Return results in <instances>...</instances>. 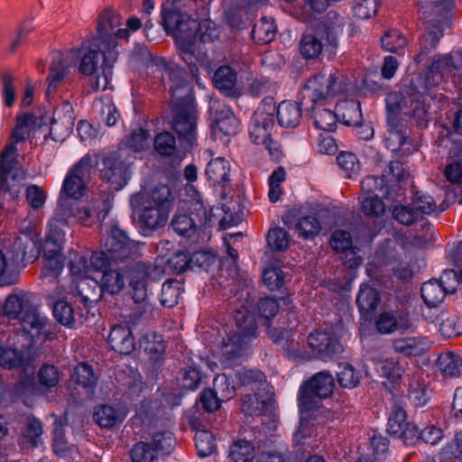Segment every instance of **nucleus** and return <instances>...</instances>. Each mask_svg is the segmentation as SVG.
<instances>
[{
  "label": "nucleus",
  "mask_w": 462,
  "mask_h": 462,
  "mask_svg": "<svg viewBox=\"0 0 462 462\" xmlns=\"http://www.w3.org/2000/svg\"><path fill=\"white\" fill-rule=\"evenodd\" d=\"M72 379L83 388L88 393H92L97 383V377L93 373L92 367L86 363L78 365L73 371Z\"/></svg>",
  "instance_id": "79ce46f5"
},
{
  "label": "nucleus",
  "mask_w": 462,
  "mask_h": 462,
  "mask_svg": "<svg viewBox=\"0 0 462 462\" xmlns=\"http://www.w3.org/2000/svg\"><path fill=\"white\" fill-rule=\"evenodd\" d=\"M387 432L404 441L405 444H414L419 439V430L416 425L407 421L405 411L394 406L388 418Z\"/></svg>",
  "instance_id": "f3484780"
},
{
  "label": "nucleus",
  "mask_w": 462,
  "mask_h": 462,
  "mask_svg": "<svg viewBox=\"0 0 462 462\" xmlns=\"http://www.w3.org/2000/svg\"><path fill=\"white\" fill-rule=\"evenodd\" d=\"M228 457L234 462H252L255 457L254 445L245 439L235 440L229 448Z\"/></svg>",
  "instance_id": "4c0bfd02"
},
{
  "label": "nucleus",
  "mask_w": 462,
  "mask_h": 462,
  "mask_svg": "<svg viewBox=\"0 0 462 462\" xmlns=\"http://www.w3.org/2000/svg\"><path fill=\"white\" fill-rule=\"evenodd\" d=\"M276 27L272 20L263 17L253 27L252 36L259 43H268L274 39Z\"/></svg>",
  "instance_id": "de8ad7c7"
},
{
  "label": "nucleus",
  "mask_w": 462,
  "mask_h": 462,
  "mask_svg": "<svg viewBox=\"0 0 462 462\" xmlns=\"http://www.w3.org/2000/svg\"><path fill=\"white\" fill-rule=\"evenodd\" d=\"M222 401H228L235 396V386L231 385L226 374L217 375L213 382L212 389Z\"/></svg>",
  "instance_id": "338daca9"
},
{
  "label": "nucleus",
  "mask_w": 462,
  "mask_h": 462,
  "mask_svg": "<svg viewBox=\"0 0 462 462\" xmlns=\"http://www.w3.org/2000/svg\"><path fill=\"white\" fill-rule=\"evenodd\" d=\"M275 125L273 114L258 108L253 115L249 126L251 139L256 144H263L273 159L279 160L281 151L272 147L271 130Z\"/></svg>",
  "instance_id": "4468645a"
},
{
  "label": "nucleus",
  "mask_w": 462,
  "mask_h": 462,
  "mask_svg": "<svg viewBox=\"0 0 462 462\" xmlns=\"http://www.w3.org/2000/svg\"><path fill=\"white\" fill-rule=\"evenodd\" d=\"M192 35L196 38L197 45H199V48L207 54V51L203 49L202 44L207 42H213L218 39L219 30L216 23L209 19H202L199 23H198V20H196V28L193 30ZM207 58L208 56L206 55V60L203 63L197 62L196 68L198 69V65L205 64ZM189 70H191L190 68ZM198 69L194 72L190 71L192 75H196Z\"/></svg>",
  "instance_id": "a878e982"
},
{
  "label": "nucleus",
  "mask_w": 462,
  "mask_h": 462,
  "mask_svg": "<svg viewBox=\"0 0 462 462\" xmlns=\"http://www.w3.org/2000/svg\"><path fill=\"white\" fill-rule=\"evenodd\" d=\"M133 462H157L159 455L148 440L135 443L130 451Z\"/></svg>",
  "instance_id": "8fccbe9b"
},
{
  "label": "nucleus",
  "mask_w": 462,
  "mask_h": 462,
  "mask_svg": "<svg viewBox=\"0 0 462 462\" xmlns=\"http://www.w3.org/2000/svg\"><path fill=\"white\" fill-rule=\"evenodd\" d=\"M153 145L159 154L171 156L176 151V139L170 132H162L155 136Z\"/></svg>",
  "instance_id": "052dcab7"
},
{
  "label": "nucleus",
  "mask_w": 462,
  "mask_h": 462,
  "mask_svg": "<svg viewBox=\"0 0 462 462\" xmlns=\"http://www.w3.org/2000/svg\"><path fill=\"white\" fill-rule=\"evenodd\" d=\"M421 297L429 307L440 304L448 294L437 279L424 282L420 289Z\"/></svg>",
  "instance_id": "c9c22d12"
},
{
  "label": "nucleus",
  "mask_w": 462,
  "mask_h": 462,
  "mask_svg": "<svg viewBox=\"0 0 462 462\" xmlns=\"http://www.w3.org/2000/svg\"><path fill=\"white\" fill-rule=\"evenodd\" d=\"M94 164L98 167L100 178L113 184L116 176V152L113 151L102 152L98 155V160H95L90 154H86L67 172L61 193L68 198L80 199L85 195Z\"/></svg>",
  "instance_id": "7ed1b4c3"
},
{
  "label": "nucleus",
  "mask_w": 462,
  "mask_h": 462,
  "mask_svg": "<svg viewBox=\"0 0 462 462\" xmlns=\"http://www.w3.org/2000/svg\"><path fill=\"white\" fill-rule=\"evenodd\" d=\"M156 271V265L143 261H129L117 266V291L127 282L133 300L135 303L143 302L147 299L148 281L152 279Z\"/></svg>",
  "instance_id": "0eeeda50"
},
{
  "label": "nucleus",
  "mask_w": 462,
  "mask_h": 462,
  "mask_svg": "<svg viewBox=\"0 0 462 462\" xmlns=\"http://www.w3.org/2000/svg\"><path fill=\"white\" fill-rule=\"evenodd\" d=\"M437 366L444 375L459 376L462 374V357L450 352L443 353L438 358Z\"/></svg>",
  "instance_id": "58836bf2"
},
{
  "label": "nucleus",
  "mask_w": 462,
  "mask_h": 462,
  "mask_svg": "<svg viewBox=\"0 0 462 462\" xmlns=\"http://www.w3.org/2000/svg\"><path fill=\"white\" fill-rule=\"evenodd\" d=\"M348 85L341 74L322 71L307 80L302 89V98L317 103L347 91Z\"/></svg>",
  "instance_id": "1a4fd4ad"
},
{
  "label": "nucleus",
  "mask_w": 462,
  "mask_h": 462,
  "mask_svg": "<svg viewBox=\"0 0 462 462\" xmlns=\"http://www.w3.org/2000/svg\"><path fill=\"white\" fill-rule=\"evenodd\" d=\"M381 297L378 291L370 285L364 284L361 286L356 297V304L362 316L368 319L378 307Z\"/></svg>",
  "instance_id": "cd10ccee"
},
{
  "label": "nucleus",
  "mask_w": 462,
  "mask_h": 462,
  "mask_svg": "<svg viewBox=\"0 0 462 462\" xmlns=\"http://www.w3.org/2000/svg\"><path fill=\"white\" fill-rule=\"evenodd\" d=\"M442 81V74L430 73L428 69L417 75L406 86L402 95L391 93L386 97L387 123L390 126L385 140L393 152L410 151L405 124L410 122L420 128H425L429 122L428 108L424 95Z\"/></svg>",
  "instance_id": "f257e3e1"
},
{
  "label": "nucleus",
  "mask_w": 462,
  "mask_h": 462,
  "mask_svg": "<svg viewBox=\"0 0 462 462\" xmlns=\"http://www.w3.org/2000/svg\"><path fill=\"white\" fill-rule=\"evenodd\" d=\"M22 330L14 335V343L22 341L32 349L36 339L51 340L55 335L54 326L37 309L30 307L21 319Z\"/></svg>",
  "instance_id": "9d476101"
},
{
  "label": "nucleus",
  "mask_w": 462,
  "mask_h": 462,
  "mask_svg": "<svg viewBox=\"0 0 462 462\" xmlns=\"http://www.w3.org/2000/svg\"><path fill=\"white\" fill-rule=\"evenodd\" d=\"M334 387V378L330 374L320 372L313 375L300 387V411L310 412L319 409L321 400L329 397Z\"/></svg>",
  "instance_id": "9b49d317"
},
{
  "label": "nucleus",
  "mask_w": 462,
  "mask_h": 462,
  "mask_svg": "<svg viewBox=\"0 0 462 462\" xmlns=\"http://www.w3.org/2000/svg\"><path fill=\"white\" fill-rule=\"evenodd\" d=\"M53 316L58 322L68 328H74L78 323L81 324L88 319L83 313L79 314L77 318L71 305L65 300H58L54 303Z\"/></svg>",
  "instance_id": "2f4dec72"
},
{
  "label": "nucleus",
  "mask_w": 462,
  "mask_h": 462,
  "mask_svg": "<svg viewBox=\"0 0 462 462\" xmlns=\"http://www.w3.org/2000/svg\"><path fill=\"white\" fill-rule=\"evenodd\" d=\"M337 116L342 117L346 125H361L363 116L361 104L358 100H341L336 106Z\"/></svg>",
  "instance_id": "c85d7f7f"
},
{
  "label": "nucleus",
  "mask_w": 462,
  "mask_h": 462,
  "mask_svg": "<svg viewBox=\"0 0 462 462\" xmlns=\"http://www.w3.org/2000/svg\"><path fill=\"white\" fill-rule=\"evenodd\" d=\"M394 350L407 356H420L425 348L420 339L417 337L397 338L393 341Z\"/></svg>",
  "instance_id": "a18cd8bd"
},
{
  "label": "nucleus",
  "mask_w": 462,
  "mask_h": 462,
  "mask_svg": "<svg viewBox=\"0 0 462 462\" xmlns=\"http://www.w3.org/2000/svg\"><path fill=\"white\" fill-rule=\"evenodd\" d=\"M38 125V118L24 113L17 116L16 124L12 131L10 142L0 154V183L2 189L7 190V176L17 163V144L26 141Z\"/></svg>",
  "instance_id": "423d86ee"
},
{
  "label": "nucleus",
  "mask_w": 462,
  "mask_h": 462,
  "mask_svg": "<svg viewBox=\"0 0 462 462\" xmlns=\"http://www.w3.org/2000/svg\"><path fill=\"white\" fill-rule=\"evenodd\" d=\"M195 446L200 457L212 454L216 448L215 438L208 430H199L194 437Z\"/></svg>",
  "instance_id": "bf43d9fd"
},
{
  "label": "nucleus",
  "mask_w": 462,
  "mask_h": 462,
  "mask_svg": "<svg viewBox=\"0 0 462 462\" xmlns=\"http://www.w3.org/2000/svg\"><path fill=\"white\" fill-rule=\"evenodd\" d=\"M179 384L187 390L196 389L201 382L199 372L194 367H184L180 371Z\"/></svg>",
  "instance_id": "774afa93"
},
{
  "label": "nucleus",
  "mask_w": 462,
  "mask_h": 462,
  "mask_svg": "<svg viewBox=\"0 0 462 462\" xmlns=\"http://www.w3.org/2000/svg\"><path fill=\"white\" fill-rule=\"evenodd\" d=\"M314 125L317 128L323 131H334L337 126V113L335 114L331 110L326 108L313 109Z\"/></svg>",
  "instance_id": "603ef678"
},
{
  "label": "nucleus",
  "mask_w": 462,
  "mask_h": 462,
  "mask_svg": "<svg viewBox=\"0 0 462 462\" xmlns=\"http://www.w3.org/2000/svg\"><path fill=\"white\" fill-rule=\"evenodd\" d=\"M76 283V290L79 297V308L82 305L87 314L95 308V303L102 296L110 294L108 291L101 290L100 279L95 275L92 278L83 279Z\"/></svg>",
  "instance_id": "6ab92c4d"
},
{
  "label": "nucleus",
  "mask_w": 462,
  "mask_h": 462,
  "mask_svg": "<svg viewBox=\"0 0 462 462\" xmlns=\"http://www.w3.org/2000/svg\"><path fill=\"white\" fill-rule=\"evenodd\" d=\"M168 211L141 201L139 206V219L141 224L149 230H156L165 226L169 217Z\"/></svg>",
  "instance_id": "b1692460"
},
{
  "label": "nucleus",
  "mask_w": 462,
  "mask_h": 462,
  "mask_svg": "<svg viewBox=\"0 0 462 462\" xmlns=\"http://www.w3.org/2000/svg\"><path fill=\"white\" fill-rule=\"evenodd\" d=\"M69 273L75 282L94 276L88 259L78 254L70 257Z\"/></svg>",
  "instance_id": "c03bdc74"
},
{
  "label": "nucleus",
  "mask_w": 462,
  "mask_h": 462,
  "mask_svg": "<svg viewBox=\"0 0 462 462\" xmlns=\"http://www.w3.org/2000/svg\"><path fill=\"white\" fill-rule=\"evenodd\" d=\"M116 11L113 6L103 9L97 20V34L93 39L92 47L100 51L103 57L101 64L102 79L97 81V88L113 89L114 64L116 61Z\"/></svg>",
  "instance_id": "39448f33"
},
{
  "label": "nucleus",
  "mask_w": 462,
  "mask_h": 462,
  "mask_svg": "<svg viewBox=\"0 0 462 462\" xmlns=\"http://www.w3.org/2000/svg\"><path fill=\"white\" fill-rule=\"evenodd\" d=\"M296 230L303 238H312L320 232V224L315 216H305L298 219Z\"/></svg>",
  "instance_id": "4d7b16f0"
},
{
  "label": "nucleus",
  "mask_w": 462,
  "mask_h": 462,
  "mask_svg": "<svg viewBox=\"0 0 462 462\" xmlns=\"http://www.w3.org/2000/svg\"><path fill=\"white\" fill-rule=\"evenodd\" d=\"M337 382L344 388H354L359 383V375L349 364H340L337 372Z\"/></svg>",
  "instance_id": "e2e57ef3"
},
{
  "label": "nucleus",
  "mask_w": 462,
  "mask_h": 462,
  "mask_svg": "<svg viewBox=\"0 0 462 462\" xmlns=\"http://www.w3.org/2000/svg\"><path fill=\"white\" fill-rule=\"evenodd\" d=\"M98 52H100V51L95 47H89L88 49L83 47L81 49L79 71L84 76H92L97 72L96 82L99 76L101 77V82H103L102 69H100V72H98ZM96 88L105 90L102 88H97V84Z\"/></svg>",
  "instance_id": "c756f323"
},
{
  "label": "nucleus",
  "mask_w": 462,
  "mask_h": 462,
  "mask_svg": "<svg viewBox=\"0 0 462 462\" xmlns=\"http://www.w3.org/2000/svg\"><path fill=\"white\" fill-rule=\"evenodd\" d=\"M214 116L215 132L219 131L225 135L235 134L238 129V120L229 107L220 102H217L211 107Z\"/></svg>",
  "instance_id": "412c9836"
},
{
  "label": "nucleus",
  "mask_w": 462,
  "mask_h": 462,
  "mask_svg": "<svg viewBox=\"0 0 462 462\" xmlns=\"http://www.w3.org/2000/svg\"><path fill=\"white\" fill-rule=\"evenodd\" d=\"M19 264L13 261L10 255H5L0 252V285L8 286L15 283L18 280L17 266Z\"/></svg>",
  "instance_id": "a19ab883"
},
{
  "label": "nucleus",
  "mask_w": 462,
  "mask_h": 462,
  "mask_svg": "<svg viewBox=\"0 0 462 462\" xmlns=\"http://www.w3.org/2000/svg\"><path fill=\"white\" fill-rule=\"evenodd\" d=\"M147 440L159 456L171 454L176 443L173 434L168 430H158L151 433V438Z\"/></svg>",
  "instance_id": "e433bc0d"
},
{
  "label": "nucleus",
  "mask_w": 462,
  "mask_h": 462,
  "mask_svg": "<svg viewBox=\"0 0 462 462\" xmlns=\"http://www.w3.org/2000/svg\"><path fill=\"white\" fill-rule=\"evenodd\" d=\"M229 162L222 157L212 159L207 165L206 175L213 184H225L229 181Z\"/></svg>",
  "instance_id": "473e14b6"
},
{
  "label": "nucleus",
  "mask_w": 462,
  "mask_h": 462,
  "mask_svg": "<svg viewBox=\"0 0 462 462\" xmlns=\"http://www.w3.org/2000/svg\"><path fill=\"white\" fill-rule=\"evenodd\" d=\"M308 345L323 360L332 357L339 349L337 340L330 333L321 330L310 334Z\"/></svg>",
  "instance_id": "aec40b11"
},
{
  "label": "nucleus",
  "mask_w": 462,
  "mask_h": 462,
  "mask_svg": "<svg viewBox=\"0 0 462 462\" xmlns=\"http://www.w3.org/2000/svg\"><path fill=\"white\" fill-rule=\"evenodd\" d=\"M174 232L182 236L190 237L197 231V220L186 213H175L171 222Z\"/></svg>",
  "instance_id": "37998d69"
},
{
  "label": "nucleus",
  "mask_w": 462,
  "mask_h": 462,
  "mask_svg": "<svg viewBox=\"0 0 462 462\" xmlns=\"http://www.w3.org/2000/svg\"><path fill=\"white\" fill-rule=\"evenodd\" d=\"M251 341L233 333L223 338L220 346V361L225 365H231L240 361L246 354Z\"/></svg>",
  "instance_id": "a211bd4d"
},
{
  "label": "nucleus",
  "mask_w": 462,
  "mask_h": 462,
  "mask_svg": "<svg viewBox=\"0 0 462 462\" xmlns=\"http://www.w3.org/2000/svg\"><path fill=\"white\" fill-rule=\"evenodd\" d=\"M66 72L67 69L62 62V54L60 52L52 53V61L50 67V74L48 77L49 87L47 89V94H49L51 89L55 88L56 85L63 79Z\"/></svg>",
  "instance_id": "6e6d98bb"
},
{
  "label": "nucleus",
  "mask_w": 462,
  "mask_h": 462,
  "mask_svg": "<svg viewBox=\"0 0 462 462\" xmlns=\"http://www.w3.org/2000/svg\"><path fill=\"white\" fill-rule=\"evenodd\" d=\"M175 196L168 185L160 184L143 195L142 200L170 212L173 207Z\"/></svg>",
  "instance_id": "bb28decb"
},
{
  "label": "nucleus",
  "mask_w": 462,
  "mask_h": 462,
  "mask_svg": "<svg viewBox=\"0 0 462 462\" xmlns=\"http://www.w3.org/2000/svg\"><path fill=\"white\" fill-rule=\"evenodd\" d=\"M267 402L259 398V394L254 392V393H245L241 402V410L243 412L256 416L261 415L266 410Z\"/></svg>",
  "instance_id": "5fc2aeb1"
},
{
  "label": "nucleus",
  "mask_w": 462,
  "mask_h": 462,
  "mask_svg": "<svg viewBox=\"0 0 462 462\" xmlns=\"http://www.w3.org/2000/svg\"><path fill=\"white\" fill-rule=\"evenodd\" d=\"M121 337V349L119 351L120 359L129 358V363L126 365L129 369L128 378L130 382L129 391L131 394L139 395L143 388V382L140 374L136 371L137 361L135 358L131 356V354L135 348L134 339L131 329L127 326L117 325V338Z\"/></svg>",
  "instance_id": "2eb2a0df"
},
{
  "label": "nucleus",
  "mask_w": 462,
  "mask_h": 462,
  "mask_svg": "<svg viewBox=\"0 0 462 462\" xmlns=\"http://www.w3.org/2000/svg\"><path fill=\"white\" fill-rule=\"evenodd\" d=\"M346 22L344 18L337 13L329 12L318 25L316 30L318 34L327 41V42L336 47L337 45L338 36L342 33Z\"/></svg>",
  "instance_id": "4be33fe9"
},
{
  "label": "nucleus",
  "mask_w": 462,
  "mask_h": 462,
  "mask_svg": "<svg viewBox=\"0 0 462 462\" xmlns=\"http://www.w3.org/2000/svg\"><path fill=\"white\" fill-rule=\"evenodd\" d=\"M149 68L153 74H158L163 82L168 80L171 97H174L176 99L184 97L182 94L187 95V93L191 91L192 86L187 80L185 72L178 68H174L164 58L158 57L153 59Z\"/></svg>",
  "instance_id": "ddd939ff"
},
{
  "label": "nucleus",
  "mask_w": 462,
  "mask_h": 462,
  "mask_svg": "<svg viewBox=\"0 0 462 462\" xmlns=\"http://www.w3.org/2000/svg\"><path fill=\"white\" fill-rule=\"evenodd\" d=\"M234 320L236 324V330L234 333L252 340L257 336V321L256 315L249 310V306H242L236 309L234 313Z\"/></svg>",
  "instance_id": "5701e85b"
},
{
  "label": "nucleus",
  "mask_w": 462,
  "mask_h": 462,
  "mask_svg": "<svg viewBox=\"0 0 462 462\" xmlns=\"http://www.w3.org/2000/svg\"><path fill=\"white\" fill-rule=\"evenodd\" d=\"M267 245L275 252L285 251L290 245V235L282 227L271 228L267 234Z\"/></svg>",
  "instance_id": "3c124183"
},
{
  "label": "nucleus",
  "mask_w": 462,
  "mask_h": 462,
  "mask_svg": "<svg viewBox=\"0 0 462 462\" xmlns=\"http://www.w3.org/2000/svg\"><path fill=\"white\" fill-rule=\"evenodd\" d=\"M381 371L391 383H397L404 373V368L400 361L393 359H386L381 363Z\"/></svg>",
  "instance_id": "0e129e2a"
},
{
  "label": "nucleus",
  "mask_w": 462,
  "mask_h": 462,
  "mask_svg": "<svg viewBox=\"0 0 462 462\" xmlns=\"http://www.w3.org/2000/svg\"><path fill=\"white\" fill-rule=\"evenodd\" d=\"M20 232V236L15 237L12 245L7 249L6 254L10 255L13 261L18 264L32 263L39 254L38 234L34 232L32 222L26 219L22 223Z\"/></svg>",
  "instance_id": "f8f14e48"
},
{
  "label": "nucleus",
  "mask_w": 462,
  "mask_h": 462,
  "mask_svg": "<svg viewBox=\"0 0 462 462\" xmlns=\"http://www.w3.org/2000/svg\"><path fill=\"white\" fill-rule=\"evenodd\" d=\"M30 307L26 294H10L5 300L4 311L9 319H15L21 313L24 314Z\"/></svg>",
  "instance_id": "ea45409f"
},
{
  "label": "nucleus",
  "mask_w": 462,
  "mask_h": 462,
  "mask_svg": "<svg viewBox=\"0 0 462 462\" xmlns=\"http://www.w3.org/2000/svg\"><path fill=\"white\" fill-rule=\"evenodd\" d=\"M196 0H167L162 6V24L168 34L175 41L180 55L190 67L191 71L197 70V62L203 63L206 53L199 45L192 32L196 28V20L199 15L195 11Z\"/></svg>",
  "instance_id": "f03ea898"
},
{
  "label": "nucleus",
  "mask_w": 462,
  "mask_h": 462,
  "mask_svg": "<svg viewBox=\"0 0 462 462\" xmlns=\"http://www.w3.org/2000/svg\"><path fill=\"white\" fill-rule=\"evenodd\" d=\"M323 38L315 30L313 33H304L300 42V51L306 60L318 58L323 50Z\"/></svg>",
  "instance_id": "72a5a7b5"
},
{
  "label": "nucleus",
  "mask_w": 462,
  "mask_h": 462,
  "mask_svg": "<svg viewBox=\"0 0 462 462\" xmlns=\"http://www.w3.org/2000/svg\"><path fill=\"white\" fill-rule=\"evenodd\" d=\"M277 119L283 127H296L301 119V108L296 102L282 101L277 108Z\"/></svg>",
  "instance_id": "7c9ffc66"
},
{
  "label": "nucleus",
  "mask_w": 462,
  "mask_h": 462,
  "mask_svg": "<svg viewBox=\"0 0 462 462\" xmlns=\"http://www.w3.org/2000/svg\"><path fill=\"white\" fill-rule=\"evenodd\" d=\"M143 244L130 239L126 234L117 228V266L129 261H138Z\"/></svg>",
  "instance_id": "393cba45"
},
{
  "label": "nucleus",
  "mask_w": 462,
  "mask_h": 462,
  "mask_svg": "<svg viewBox=\"0 0 462 462\" xmlns=\"http://www.w3.org/2000/svg\"><path fill=\"white\" fill-rule=\"evenodd\" d=\"M381 42L385 51L394 53L402 51L407 44L406 38L396 30L386 32L382 37Z\"/></svg>",
  "instance_id": "13d9d810"
},
{
  "label": "nucleus",
  "mask_w": 462,
  "mask_h": 462,
  "mask_svg": "<svg viewBox=\"0 0 462 462\" xmlns=\"http://www.w3.org/2000/svg\"><path fill=\"white\" fill-rule=\"evenodd\" d=\"M213 80L217 88L230 92L236 83V73L228 66H221L216 70Z\"/></svg>",
  "instance_id": "09e8293b"
},
{
  "label": "nucleus",
  "mask_w": 462,
  "mask_h": 462,
  "mask_svg": "<svg viewBox=\"0 0 462 462\" xmlns=\"http://www.w3.org/2000/svg\"><path fill=\"white\" fill-rule=\"evenodd\" d=\"M455 8V0H436L420 5L419 13L425 32L420 39V51L415 58L418 63L426 62L430 58L442 36L443 28L450 23Z\"/></svg>",
  "instance_id": "20e7f679"
},
{
  "label": "nucleus",
  "mask_w": 462,
  "mask_h": 462,
  "mask_svg": "<svg viewBox=\"0 0 462 462\" xmlns=\"http://www.w3.org/2000/svg\"><path fill=\"white\" fill-rule=\"evenodd\" d=\"M113 261V248H107V252L93 253L88 263L93 274L100 279L101 290L108 291L110 295L116 293V275Z\"/></svg>",
  "instance_id": "dca6fc26"
},
{
  "label": "nucleus",
  "mask_w": 462,
  "mask_h": 462,
  "mask_svg": "<svg viewBox=\"0 0 462 462\" xmlns=\"http://www.w3.org/2000/svg\"><path fill=\"white\" fill-rule=\"evenodd\" d=\"M42 262V275L45 278H56L61 273L64 266V259L60 253V248L46 251L43 254Z\"/></svg>",
  "instance_id": "f704fd0d"
},
{
  "label": "nucleus",
  "mask_w": 462,
  "mask_h": 462,
  "mask_svg": "<svg viewBox=\"0 0 462 462\" xmlns=\"http://www.w3.org/2000/svg\"><path fill=\"white\" fill-rule=\"evenodd\" d=\"M235 376L242 386L249 387L253 392L258 391L265 383V376L260 371L242 368L236 372Z\"/></svg>",
  "instance_id": "49530a36"
},
{
  "label": "nucleus",
  "mask_w": 462,
  "mask_h": 462,
  "mask_svg": "<svg viewBox=\"0 0 462 462\" xmlns=\"http://www.w3.org/2000/svg\"><path fill=\"white\" fill-rule=\"evenodd\" d=\"M361 209L369 217H379L385 210V206L378 194L366 196L361 200Z\"/></svg>",
  "instance_id": "680f3d73"
},
{
  "label": "nucleus",
  "mask_w": 462,
  "mask_h": 462,
  "mask_svg": "<svg viewBox=\"0 0 462 462\" xmlns=\"http://www.w3.org/2000/svg\"><path fill=\"white\" fill-rule=\"evenodd\" d=\"M181 293V285L175 280L166 281L162 287L161 303L164 307L171 308L178 303Z\"/></svg>",
  "instance_id": "864d4df0"
},
{
  "label": "nucleus",
  "mask_w": 462,
  "mask_h": 462,
  "mask_svg": "<svg viewBox=\"0 0 462 462\" xmlns=\"http://www.w3.org/2000/svg\"><path fill=\"white\" fill-rule=\"evenodd\" d=\"M182 95L184 97L180 99L171 97L174 108L172 128L178 134L180 143L187 149L192 148L197 143L198 115L192 90Z\"/></svg>",
  "instance_id": "6e6552de"
},
{
  "label": "nucleus",
  "mask_w": 462,
  "mask_h": 462,
  "mask_svg": "<svg viewBox=\"0 0 462 462\" xmlns=\"http://www.w3.org/2000/svg\"><path fill=\"white\" fill-rule=\"evenodd\" d=\"M140 346L150 355H160L165 350L164 342L162 337L156 333L143 336L140 341Z\"/></svg>",
  "instance_id": "69168bd1"
}]
</instances>
